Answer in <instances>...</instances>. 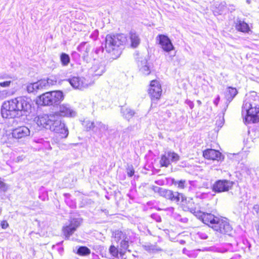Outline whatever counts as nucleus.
<instances>
[{
	"instance_id": "obj_1",
	"label": "nucleus",
	"mask_w": 259,
	"mask_h": 259,
	"mask_svg": "<svg viewBox=\"0 0 259 259\" xmlns=\"http://www.w3.org/2000/svg\"><path fill=\"white\" fill-rule=\"evenodd\" d=\"M30 100L26 97H19L5 101L1 107V114L5 118H14L28 112L31 109Z\"/></svg>"
},
{
	"instance_id": "obj_2",
	"label": "nucleus",
	"mask_w": 259,
	"mask_h": 259,
	"mask_svg": "<svg viewBox=\"0 0 259 259\" xmlns=\"http://www.w3.org/2000/svg\"><path fill=\"white\" fill-rule=\"evenodd\" d=\"M259 98L252 95L247 96L243 103L242 115L246 123H254L259 121Z\"/></svg>"
},
{
	"instance_id": "obj_3",
	"label": "nucleus",
	"mask_w": 259,
	"mask_h": 259,
	"mask_svg": "<svg viewBox=\"0 0 259 259\" xmlns=\"http://www.w3.org/2000/svg\"><path fill=\"white\" fill-rule=\"evenodd\" d=\"M126 41V37L123 34L107 35L106 37V51L111 53L113 58H117L121 54L120 47L125 44Z\"/></svg>"
},
{
	"instance_id": "obj_4",
	"label": "nucleus",
	"mask_w": 259,
	"mask_h": 259,
	"mask_svg": "<svg viewBox=\"0 0 259 259\" xmlns=\"http://www.w3.org/2000/svg\"><path fill=\"white\" fill-rule=\"evenodd\" d=\"M51 131L59 134L61 138H66L69 134V131L66 124L56 116L49 128Z\"/></svg>"
},
{
	"instance_id": "obj_5",
	"label": "nucleus",
	"mask_w": 259,
	"mask_h": 259,
	"mask_svg": "<svg viewBox=\"0 0 259 259\" xmlns=\"http://www.w3.org/2000/svg\"><path fill=\"white\" fill-rule=\"evenodd\" d=\"M152 190L155 193L166 199L176 202L179 201L181 194L178 192H173L171 190H167L158 186H153Z\"/></svg>"
},
{
	"instance_id": "obj_6",
	"label": "nucleus",
	"mask_w": 259,
	"mask_h": 259,
	"mask_svg": "<svg viewBox=\"0 0 259 259\" xmlns=\"http://www.w3.org/2000/svg\"><path fill=\"white\" fill-rule=\"evenodd\" d=\"M55 117V114L54 113L50 114H43L35 117L34 121L39 127L50 128L51 123L54 120Z\"/></svg>"
},
{
	"instance_id": "obj_7",
	"label": "nucleus",
	"mask_w": 259,
	"mask_h": 259,
	"mask_svg": "<svg viewBox=\"0 0 259 259\" xmlns=\"http://www.w3.org/2000/svg\"><path fill=\"white\" fill-rule=\"evenodd\" d=\"M56 116L64 117L73 118L77 115V112L71 106L68 104L64 103L60 105L59 110L54 113Z\"/></svg>"
},
{
	"instance_id": "obj_8",
	"label": "nucleus",
	"mask_w": 259,
	"mask_h": 259,
	"mask_svg": "<svg viewBox=\"0 0 259 259\" xmlns=\"http://www.w3.org/2000/svg\"><path fill=\"white\" fill-rule=\"evenodd\" d=\"M213 229L219 233L228 235H230L233 231V229L229 223L220 219L215 225H213Z\"/></svg>"
},
{
	"instance_id": "obj_9",
	"label": "nucleus",
	"mask_w": 259,
	"mask_h": 259,
	"mask_svg": "<svg viewBox=\"0 0 259 259\" xmlns=\"http://www.w3.org/2000/svg\"><path fill=\"white\" fill-rule=\"evenodd\" d=\"M233 184V182L229 180H218L213 185L212 191L217 193L226 192L232 188Z\"/></svg>"
},
{
	"instance_id": "obj_10",
	"label": "nucleus",
	"mask_w": 259,
	"mask_h": 259,
	"mask_svg": "<svg viewBox=\"0 0 259 259\" xmlns=\"http://www.w3.org/2000/svg\"><path fill=\"white\" fill-rule=\"evenodd\" d=\"M156 39L164 51L169 52L174 49V47L167 36L159 34L156 37Z\"/></svg>"
},
{
	"instance_id": "obj_11",
	"label": "nucleus",
	"mask_w": 259,
	"mask_h": 259,
	"mask_svg": "<svg viewBox=\"0 0 259 259\" xmlns=\"http://www.w3.org/2000/svg\"><path fill=\"white\" fill-rule=\"evenodd\" d=\"M196 214V217L201 220L204 224L210 226L213 229V225H215L219 218L211 213H204L200 211Z\"/></svg>"
},
{
	"instance_id": "obj_12",
	"label": "nucleus",
	"mask_w": 259,
	"mask_h": 259,
	"mask_svg": "<svg viewBox=\"0 0 259 259\" xmlns=\"http://www.w3.org/2000/svg\"><path fill=\"white\" fill-rule=\"evenodd\" d=\"M13 138L20 140H24L30 135V130L26 126H19L12 131Z\"/></svg>"
},
{
	"instance_id": "obj_13",
	"label": "nucleus",
	"mask_w": 259,
	"mask_h": 259,
	"mask_svg": "<svg viewBox=\"0 0 259 259\" xmlns=\"http://www.w3.org/2000/svg\"><path fill=\"white\" fill-rule=\"evenodd\" d=\"M162 90L159 82L156 80L151 81L149 93L152 99H159L161 95Z\"/></svg>"
},
{
	"instance_id": "obj_14",
	"label": "nucleus",
	"mask_w": 259,
	"mask_h": 259,
	"mask_svg": "<svg viewBox=\"0 0 259 259\" xmlns=\"http://www.w3.org/2000/svg\"><path fill=\"white\" fill-rule=\"evenodd\" d=\"M80 221L76 219L71 220L68 225L64 226L63 228V232L64 235L68 238L79 226Z\"/></svg>"
},
{
	"instance_id": "obj_15",
	"label": "nucleus",
	"mask_w": 259,
	"mask_h": 259,
	"mask_svg": "<svg viewBox=\"0 0 259 259\" xmlns=\"http://www.w3.org/2000/svg\"><path fill=\"white\" fill-rule=\"evenodd\" d=\"M180 197L182 199V207L183 210L186 211H190L196 217V214L198 213V212L200 210H197L195 207H193L194 203L192 199L187 200L186 198H185L182 194Z\"/></svg>"
},
{
	"instance_id": "obj_16",
	"label": "nucleus",
	"mask_w": 259,
	"mask_h": 259,
	"mask_svg": "<svg viewBox=\"0 0 259 259\" xmlns=\"http://www.w3.org/2000/svg\"><path fill=\"white\" fill-rule=\"evenodd\" d=\"M49 83V80L48 81L40 80L35 82L28 83L26 87L27 91L29 93L37 92L45 88Z\"/></svg>"
},
{
	"instance_id": "obj_17",
	"label": "nucleus",
	"mask_w": 259,
	"mask_h": 259,
	"mask_svg": "<svg viewBox=\"0 0 259 259\" xmlns=\"http://www.w3.org/2000/svg\"><path fill=\"white\" fill-rule=\"evenodd\" d=\"M105 70V65L102 62L95 61L89 72L93 76H100L103 74Z\"/></svg>"
},
{
	"instance_id": "obj_18",
	"label": "nucleus",
	"mask_w": 259,
	"mask_h": 259,
	"mask_svg": "<svg viewBox=\"0 0 259 259\" xmlns=\"http://www.w3.org/2000/svg\"><path fill=\"white\" fill-rule=\"evenodd\" d=\"M71 85L74 89L83 90L88 87V84L85 83L83 78L79 77H73L68 79Z\"/></svg>"
},
{
	"instance_id": "obj_19",
	"label": "nucleus",
	"mask_w": 259,
	"mask_h": 259,
	"mask_svg": "<svg viewBox=\"0 0 259 259\" xmlns=\"http://www.w3.org/2000/svg\"><path fill=\"white\" fill-rule=\"evenodd\" d=\"M203 155L205 158L210 160L219 161L222 159L221 153L214 149H207L203 152Z\"/></svg>"
},
{
	"instance_id": "obj_20",
	"label": "nucleus",
	"mask_w": 259,
	"mask_h": 259,
	"mask_svg": "<svg viewBox=\"0 0 259 259\" xmlns=\"http://www.w3.org/2000/svg\"><path fill=\"white\" fill-rule=\"evenodd\" d=\"M52 106H57L64 100V96L62 91H54L51 92Z\"/></svg>"
},
{
	"instance_id": "obj_21",
	"label": "nucleus",
	"mask_w": 259,
	"mask_h": 259,
	"mask_svg": "<svg viewBox=\"0 0 259 259\" xmlns=\"http://www.w3.org/2000/svg\"><path fill=\"white\" fill-rule=\"evenodd\" d=\"M91 50V47L86 42H82L77 47V50L82 55L84 60L89 61V53Z\"/></svg>"
},
{
	"instance_id": "obj_22",
	"label": "nucleus",
	"mask_w": 259,
	"mask_h": 259,
	"mask_svg": "<svg viewBox=\"0 0 259 259\" xmlns=\"http://www.w3.org/2000/svg\"><path fill=\"white\" fill-rule=\"evenodd\" d=\"M51 92H46L39 96L38 104L44 106H52Z\"/></svg>"
},
{
	"instance_id": "obj_23",
	"label": "nucleus",
	"mask_w": 259,
	"mask_h": 259,
	"mask_svg": "<svg viewBox=\"0 0 259 259\" xmlns=\"http://www.w3.org/2000/svg\"><path fill=\"white\" fill-rule=\"evenodd\" d=\"M237 93L238 92L236 88L232 87L227 88L225 92V96L227 100V102L230 103Z\"/></svg>"
},
{
	"instance_id": "obj_24",
	"label": "nucleus",
	"mask_w": 259,
	"mask_h": 259,
	"mask_svg": "<svg viewBox=\"0 0 259 259\" xmlns=\"http://www.w3.org/2000/svg\"><path fill=\"white\" fill-rule=\"evenodd\" d=\"M130 38L131 41V47L137 48L140 43L139 34L134 31H131L130 33Z\"/></svg>"
},
{
	"instance_id": "obj_25",
	"label": "nucleus",
	"mask_w": 259,
	"mask_h": 259,
	"mask_svg": "<svg viewBox=\"0 0 259 259\" xmlns=\"http://www.w3.org/2000/svg\"><path fill=\"white\" fill-rule=\"evenodd\" d=\"M140 71L144 75H147L150 74V69L148 65L147 61L145 59L142 60L139 64Z\"/></svg>"
},
{
	"instance_id": "obj_26",
	"label": "nucleus",
	"mask_w": 259,
	"mask_h": 259,
	"mask_svg": "<svg viewBox=\"0 0 259 259\" xmlns=\"http://www.w3.org/2000/svg\"><path fill=\"white\" fill-rule=\"evenodd\" d=\"M236 28L243 32H248L250 29L248 25L240 20H237L236 22Z\"/></svg>"
},
{
	"instance_id": "obj_27",
	"label": "nucleus",
	"mask_w": 259,
	"mask_h": 259,
	"mask_svg": "<svg viewBox=\"0 0 259 259\" xmlns=\"http://www.w3.org/2000/svg\"><path fill=\"white\" fill-rule=\"evenodd\" d=\"M143 247L145 250L150 253H155L161 250V248L158 247L156 244L151 243H147L144 245Z\"/></svg>"
},
{
	"instance_id": "obj_28",
	"label": "nucleus",
	"mask_w": 259,
	"mask_h": 259,
	"mask_svg": "<svg viewBox=\"0 0 259 259\" xmlns=\"http://www.w3.org/2000/svg\"><path fill=\"white\" fill-rule=\"evenodd\" d=\"M121 112L124 117L127 119L132 118L135 114L134 111L127 108H122L121 109Z\"/></svg>"
},
{
	"instance_id": "obj_29",
	"label": "nucleus",
	"mask_w": 259,
	"mask_h": 259,
	"mask_svg": "<svg viewBox=\"0 0 259 259\" xmlns=\"http://www.w3.org/2000/svg\"><path fill=\"white\" fill-rule=\"evenodd\" d=\"M82 124L87 131L94 130L96 126V123L88 120H84Z\"/></svg>"
},
{
	"instance_id": "obj_30",
	"label": "nucleus",
	"mask_w": 259,
	"mask_h": 259,
	"mask_svg": "<svg viewBox=\"0 0 259 259\" xmlns=\"http://www.w3.org/2000/svg\"><path fill=\"white\" fill-rule=\"evenodd\" d=\"M160 163L162 166L167 167L170 164V160L167 153L161 156Z\"/></svg>"
},
{
	"instance_id": "obj_31",
	"label": "nucleus",
	"mask_w": 259,
	"mask_h": 259,
	"mask_svg": "<svg viewBox=\"0 0 259 259\" xmlns=\"http://www.w3.org/2000/svg\"><path fill=\"white\" fill-rule=\"evenodd\" d=\"M77 253L80 255H87L90 254L91 251L87 247L81 246L78 249Z\"/></svg>"
},
{
	"instance_id": "obj_32",
	"label": "nucleus",
	"mask_w": 259,
	"mask_h": 259,
	"mask_svg": "<svg viewBox=\"0 0 259 259\" xmlns=\"http://www.w3.org/2000/svg\"><path fill=\"white\" fill-rule=\"evenodd\" d=\"M96 131L98 130L100 132H105L108 130V125L104 124L101 121L96 122Z\"/></svg>"
},
{
	"instance_id": "obj_33",
	"label": "nucleus",
	"mask_w": 259,
	"mask_h": 259,
	"mask_svg": "<svg viewBox=\"0 0 259 259\" xmlns=\"http://www.w3.org/2000/svg\"><path fill=\"white\" fill-rule=\"evenodd\" d=\"M61 62L63 66H67L70 62V57L68 55L62 53L60 56Z\"/></svg>"
},
{
	"instance_id": "obj_34",
	"label": "nucleus",
	"mask_w": 259,
	"mask_h": 259,
	"mask_svg": "<svg viewBox=\"0 0 259 259\" xmlns=\"http://www.w3.org/2000/svg\"><path fill=\"white\" fill-rule=\"evenodd\" d=\"M167 156L169 157L170 161L176 162L179 160V156L178 154L174 152H167Z\"/></svg>"
},
{
	"instance_id": "obj_35",
	"label": "nucleus",
	"mask_w": 259,
	"mask_h": 259,
	"mask_svg": "<svg viewBox=\"0 0 259 259\" xmlns=\"http://www.w3.org/2000/svg\"><path fill=\"white\" fill-rule=\"evenodd\" d=\"M11 95L10 92L7 90H0V100H4Z\"/></svg>"
},
{
	"instance_id": "obj_36",
	"label": "nucleus",
	"mask_w": 259,
	"mask_h": 259,
	"mask_svg": "<svg viewBox=\"0 0 259 259\" xmlns=\"http://www.w3.org/2000/svg\"><path fill=\"white\" fill-rule=\"evenodd\" d=\"M172 184L177 186L180 189H184L185 187L186 181L185 180L172 181Z\"/></svg>"
},
{
	"instance_id": "obj_37",
	"label": "nucleus",
	"mask_w": 259,
	"mask_h": 259,
	"mask_svg": "<svg viewBox=\"0 0 259 259\" xmlns=\"http://www.w3.org/2000/svg\"><path fill=\"white\" fill-rule=\"evenodd\" d=\"M120 247L124 250L127 249L128 247V240L126 238L121 241Z\"/></svg>"
},
{
	"instance_id": "obj_38",
	"label": "nucleus",
	"mask_w": 259,
	"mask_h": 259,
	"mask_svg": "<svg viewBox=\"0 0 259 259\" xmlns=\"http://www.w3.org/2000/svg\"><path fill=\"white\" fill-rule=\"evenodd\" d=\"M109 252L113 256H117L118 253L117 248L114 246H111L109 248Z\"/></svg>"
},
{
	"instance_id": "obj_39",
	"label": "nucleus",
	"mask_w": 259,
	"mask_h": 259,
	"mask_svg": "<svg viewBox=\"0 0 259 259\" xmlns=\"http://www.w3.org/2000/svg\"><path fill=\"white\" fill-rule=\"evenodd\" d=\"M11 83V80H6L5 81L0 82V86L3 88H7L10 87Z\"/></svg>"
},
{
	"instance_id": "obj_40",
	"label": "nucleus",
	"mask_w": 259,
	"mask_h": 259,
	"mask_svg": "<svg viewBox=\"0 0 259 259\" xmlns=\"http://www.w3.org/2000/svg\"><path fill=\"white\" fill-rule=\"evenodd\" d=\"M8 189L7 185L0 178V190L3 191H6Z\"/></svg>"
},
{
	"instance_id": "obj_41",
	"label": "nucleus",
	"mask_w": 259,
	"mask_h": 259,
	"mask_svg": "<svg viewBox=\"0 0 259 259\" xmlns=\"http://www.w3.org/2000/svg\"><path fill=\"white\" fill-rule=\"evenodd\" d=\"M134 170L132 166H129L127 168V175L129 177H132L134 174Z\"/></svg>"
},
{
	"instance_id": "obj_42",
	"label": "nucleus",
	"mask_w": 259,
	"mask_h": 259,
	"mask_svg": "<svg viewBox=\"0 0 259 259\" xmlns=\"http://www.w3.org/2000/svg\"><path fill=\"white\" fill-rule=\"evenodd\" d=\"M9 226L8 222L6 221H4L1 223V227L3 229H6Z\"/></svg>"
},
{
	"instance_id": "obj_43",
	"label": "nucleus",
	"mask_w": 259,
	"mask_h": 259,
	"mask_svg": "<svg viewBox=\"0 0 259 259\" xmlns=\"http://www.w3.org/2000/svg\"><path fill=\"white\" fill-rule=\"evenodd\" d=\"M121 236H122V238H124V236L122 234V233L121 232L117 231L115 233V238H121Z\"/></svg>"
},
{
	"instance_id": "obj_44",
	"label": "nucleus",
	"mask_w": 259,
	"mask_h": 259,
	"mask_svg": "<svg viewBox=\"0 0 259 259\" xmlns=\"http://www.w3.org/2000/svg\"><path fill=\"white\" fill-rule=\"evenodd\" d=\"M24 157L23 156H19L16 158V162H19L23 160Z\"/></svg>"
},
{
	"instance_id": "obj_45",
	"label": "nucleus",
	"mask_w": 259,
	"mask_h": 259,
	"mask_svg": "<svg viewBox=\"0 0 259 259\" xmlns=\"http://www.w3.org/2000/svg\"><path fill=\"white\" fill-rule=\"evenodd\" d=\"M9 78H12V77L10 76L6 75H3L0 77V79H7Z\"/></svg>"
},
{
	"instance_id": "obj_46",
	"label": "nucleus",
	"mask_w": 259,
	"mask_h": 259,
	"mask_svg": "<svg viewBox=\"0 0 259 259\" xmlns=\"http://www.w3.org/2000/svg\"><path fill=\"white\" fill-rule=\"evenodd\" d=\"M220 98L219 96H218L217 98L215 99V100L214 101V104L215 105H218L219 101H220Z\"/></svg>"
},
{
	"instance_id": "obj_47",
	"label": "nucleus",
	"mask_w": 259,
	"mask_h": 259,
	"mask_svg": "<svg viewBox=\"0 0 259 259\" xmlns=\"http://www.w3.org/2000/svg\"><path fill=\"white\" fill-rule=\"evenodd\" d=\"M187 250L184 248L183 249V253L184 254H187Z\"/></svg>"
},
{
	"instance_id": "obj_48",
	"label": "nucleus",
	"mask_w": 259,
	"mask_h": 259,
	"mask_svg": "<svg viewBox=\"0 0 259 259\" xmlns=\"http://www.w3.org/2000/svg\"><path fill=\"white\" fill-rule=\"evenodd\" d=\"M197 102H198V103L199 104H201V101H199V100H198V101H197Z\"/></svg>"
},
{
	"instance_id": "obj_49",
	"label": "nucleus",
	"mask_w": 259,
	"mask_h": 259,
	"mask_svg": "<svg viewBox=\"0 0 259 259\" xmlns=\"http://www.w3.org/2000/svg\"><path fill=\"white\" fill-rule=\"evenodd\" d=\"M258 230H259V224H258Z\"/></svg>"
}]
</instances>
